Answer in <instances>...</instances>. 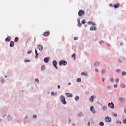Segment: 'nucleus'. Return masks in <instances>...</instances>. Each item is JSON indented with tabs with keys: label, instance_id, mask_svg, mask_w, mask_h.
Listing matches in <instances>:
<instances>
[{
	"label": "nucleus",
	"instance_id": "nucleus-8",
	"mask_svg": "<svg viewBox=\"0 0 126 126\" xmlns=\"http://www.w3.org/2000/svg\"><path fill=\"white\" fill-rule=\"evenodd\" d=\"M90 110H91V111L93 114H95V113H96V112L95 111V109H94V107L93 106H91Z\"/></svg>",
	"mask_w": 126,
	"mask_h": 126
},
{
	"label": "nucleus",
	"instance_id": "nucleus-40",
	"mask_svg": "<svg viewBox=\"0 0 126 126\" xmlns=\"http://www.w3.org/2000/svg\"><path fill=\"white\" fill-rule=\"evenodd\" d=\"M114 88H117V87H118V85L117 84H115L114 86Z\"/></svg>",
	"mask_w": 126,
	"mask_h": 126
},
{
	"label": "nucleus",
	"instance_id": "nucleus-12",
	"mask_svg": "<svg viewBox=\"0 0 126 126\" xmlns=\"http://www.w3.org/2000/svg\"><path fill=\"white\" fill-rule=\"evenodd\" d=\"M114 8H118V7H120V3H117V4H115L113 5Z\"/></svg>",
	"mask_w": 126,
	"mask_h": 126
},
{
	"label": "nucleus",
	"instance_id": "nucleus-55",
	"mask_svg": "<svg viewBox=\"0 0 126 126\" xmlns=\"http://www.w3.org/2000/svg\"><path fill=\"white\" fill-rule=\"evenodd\" d=\"M124 112H125V113H126V108L124 110Z\"/></svg>",
	"mask_w": 126,
	"mask_h": 126
},
{
	"label": "nucleus",
	"instance_id": "nucleus-43",
	"mask_svg": "<svg viewBox=\"0 0 126 126\" xmlns=\"http://www.w3.org/2000/svg\"><path fill=\"white\" fill-rule=\"evenodd\" d=\"M35 55L38 54V51H37V49L35 50Z\"/></svg>",
	"mask_w": 126,
	"mask_h": 126
},
{
	"label": "nucleus",
	"instance_id": "nucleus-29",
	"mask_svg": "<svg viewBox=\"0 0 126 126\" xmlns=\"http://www.w3.org/2000/svg\"><path fill=\"white\" fill-rule=\"evenodd\" d=\"M72 58H74V60H75V54H73L72 55Z\"/></svg>",
	"mask_w": 126,
	"mask_h": 126
},
{
	"label": "nucleus",
	"instance_id": "nucleus-23",
	"mask_svg": "<svg viewBox=\"0 0 126 126\" xmlns=\"http://www.w3.org/2000/svg\"><path fill=\"white\" fill-rule=\"evenodd\" d=\"M124 100L125 99L123 98V97L119 98V101H120V102H123V101H124Z\"/></svg>",
	"mask_w": 126,
	"mask_h": 126
},
{
	"label": "nucleus",
	"instance_id": "nucleus-4",
	"mask_svg": "<svg viewBox=\"0 0 126 126\" xmlns=\"http://www.w3.org/2000/svg\"><path fill=\"white\" fill-rule=\"evenodd\" d=\"M104 120L107 123H110V122H111L112 121V118L109 117V116H107L105 117Z\"/></svg>",
	"mask_w": 126,
	"mask_h": 126
},
{
	"label": "nucleus",
	"instance_id": "nucleus-37",
	"mask_svg": "<svg viewBox=\"0 0 126 126\" xmlns=\"http://www.w3.org/2000/svg\"><path fill=\"white\" fill-rule=\"evenodd\" d=\"M114 80V78H110V81H111V82H113Z\"/></svg>",
	"mask_w": 126,
	"mask_h": 126
},
{
	"label": "nucleus",
	"instance_id": "nucleus-19",
	"mask_svg": "<svg viewBox=\"0 0 126 126\" xmlns=\"http://www.w3.org/2000/svg\"><path fill=\"white\" fill-rule=\"evenodd\" d=\"M82 75H85V76H87V73L85 72H82L81 73Z\"/></svg>",
	"mask_w": 126,
	"mask_h": 126
},
{
	"label": "nucleus",
	"instance_id": "nucleus-27",
	"mask_svg": "<svg viewBox=\"0 0 126 126\" xmlns=\"http://www.w3.org/2000/svg\"><path fill=\"white\" fill-rule=\"evenodd\" d=\"M75 100L76 101H78V100H79V96H76Z\"/></svg>",
	"mask_w": 126,
	"mask_h": 126
},
{
	"label": "nucleus",
	"instance_id": "nucleus-2",
	"mask_svg": "<svg viewBox=\"0 0 126 126\" xmlns=\"http://www.w3.org/2000/svg\"><path fill=\"white\" fill-rule=\"evenodd\" d=\"M59 64L60 66L66 65V64H67V63L66 61H63L62 60L61 61L59 62Z\"/></svg>",
	"mask_w": 126,
	"mask_h": 126
},
{
	"label": "nucleus",
	"instance_id": "nucleus-35",
	"mask_svg": "<svg viewBox=\"0 0 126 126\" xmlns=\"http://www.w3.org/2000/svg\"><path fill=\"white\" fill-rule=\"evenodd\" d=\"M35 81L36 82H39V79H38V78L35 79Z\"/></svg>",
	"mask_w": 126,
	"mask_h": 126
},
{
	"label": "nucleus",
	"instance_id": "nucleus-33",
	"mask_svg": "<svg viewBox=\"0 0 126 126\" xmlns=\"http://www.w3.org/2000/svg\"><path fill=\"white\" fill-rule=\"evenodd\" d=\"M31 53H32V50H30V51H28L27 52V54H31Z\"/></svg>",
	"mask_w": 126,
	"mask_h": 126
},
{
	"label": "nucleus",
	"instance_id": "nucleus-32",
	"mask_svg": "<svg viewBox=\"0 0 126 126\" xmlns=\"http://www.w3.org/2000/svg\"><path fill=\"white\" fill-rule=\"evenodd\" d=\"M81 25H82V24H81V23H78V26L79 27H81Z\"/></svg>",
	"mask_w": 126,
	"mask_h": 126
},
{
	"label": "nucleus",
	"instance_id": "nucleus-60",
	"mask_svg": "<svg viewBox=\"0 0 126 126\" xmlns=\"http://www.w3.org/2000/svg\"><path fill=\"white\" fill-rule=\"evenodd\" d=\"M73 126H75L74 124H73Z\"/></svg>",
	"mask_w": 126,
	"mask_h": 126
},
{
	"label": "nucleus",
	"instance_id": "nucleus-30",
	"mask_svg": "<svg viewBox=\"0 0 126 126\" xmlns=\"http://www.w3.org/2000/svg\"><path fill=\"white\" fill-rule=\"evenodd\" d=\"M25 63H30V60H25Z\"/></svg>",
	"mask_w": 126,
	"mask_h": 126
},
{
	"label": "nucleus",
	"instance_id": "nucleus-50",
	"mask_svg": "<svg viewBox=\"0 0 126 126\" xmlns=\"http://www.w3.org/2000/svg\"><path fill=\"white\" fill-rule=\"evenodd\" d=\"M109 6H111V7H112V6H113V4H109Z\"/></svg>",
	"mask_w": 126,
	"mask_h": 126
},
{
	"label": "nucleus",
	"instance_id": "nucleus-6",
	"mask_svg": "<svg viewBox=\"0 0 126 126\" xmlns=\"http://www.w3.org/2000/svg\"><path fill=\"white\" fill-rule=\"evenodd\" d=\"M43 35L45 37H47V36H49V35H50V32L46 31L43 33Z\"/></svg>",
	"mask_w": 126,
	"mask_h": 126
},
{
	"label": "nucleus",
	"instance_id": "nucleus-44",
	"mask_svg": "<svg viewBox=\"0 0 126 126\" xmlns=\"http://www.w3.org/2000/svg\"><path fill=\"white\" fill-rule=\"evenodd\" d=\"M105 71H105V70H102L101 72H102V73H105Z\"/></svg>",
	"mask_w": 126,
	"mask_h": 126
},
{
	"label": "nucleus",
	"instance_id": "nucleus-9",
	"mask_svg": "<svg viewBox=\"0 0 126 126\" xmlns=\"http://www.w3.org/2000/svg\"><path fill=\"white\" fill-rule=\"evenodd\" d=\"M53 64L54 66L56 68V69H58V67L57 66V61H53Z\"/></svg>",
	"mask_w": 126,
	"mask_h": 126
},
{
	"label": "nucleus",
	"instance_id": "nucleus-46",
	"mask_svg": "<svg viewBox=\"0 0 126 126\" xmlns=\"http://www.w3.org/2000/svg\"><path fill=\"white\" fill-rule=\"evenodd\" d=\"M115 81H116V82H117V83H118V82H119V79H116L115 80Z\"/></svg>",
	"mask_w": 126,
	"mask_h": 126
},
{
	"label": "nucleus",
	"instance_id": "nucleus-51",
	"mask_svg": "<svg viewBox=\"0 0 126 126\" xmlns=\"http://www.w3.org/2000/svg\"><path fill=\"white\" fill-rule=\"evenodd\" d=\"M88 126H90V122H88Z\"/></svg>",
	"mask_w": 126,
	"mask_h": 126
},
{
	"label": "nucleus",
	"instance_id": "nucleus-49",
	"mask_svg": "<svg viewBox=\"0 0 126 126\" xmlns=\"http://www.w3.org/2000/svg\"><path fill=\"white\" fill-rule=\"evenodd\" d=\"M58 89H61V86L60 85H58Z\"/></svg>",
	"mask_w": 126,
	"mask_h": 126
},
{
	"label": "nucleus",
	"instance_id": "nucleus-18",
	"mask_svg": "<svg viewBox=\"0 0 126 126\" xmlns=\"http://www.w3.org/2000/svg\"><path fill=\"white\" fill-rule=\"evenodd\" d=\"M121 88H125V87H126V86L125 85V84L124 83H122L121 85Z\"/></svg>",
	"mask_w": 126,
	"mask_h": 126
},
{
	"label": "nucleus",
	"instance_id": "nucleus-11",
	"mask_svg": "<svg viewBox=\"0 0 126 126\" xmlns=\"http://www.w3.org/2000/svg\"><path fill=\"white\" fill-rule=\"evenodd\" d=\"M37 48L39 51H43V46L42 45H38Z\"/></svg>",
	"mask_w": 126,
	"mask_h": 126
},
{
	"label": "nucleus",
	"instance_id": "nucleus-54",
	"mask_svg": "<svg viewBox=\"0 0 126 126\" xmlns=\"http://www.w3.org/2000/svg\"><path fill=\"white\" fill-rule=\"evenodd\" d=\"M78 23H80V20H78Z\"/></svg>",
	"mask_w": 126,
	"mask_h": 126
},
{
	"label": "nucleus",
	"instance_id": "nucleus-41",
	"mask_svg": "<svg viewBox=\"0 0 126 126\" xmlns=\"http://www.w3.org/2000/svg\"><path fill=\"white\" fill-rule=\"evenodd\" d=\"M123 123H124V124H126V119H125L123 120Z\"/></svg>",
	"mask_w": 126,
	"mask_h": 126
},
{
	"label": "nucleus",
	"instance_id": "nucleus-21",
	"mask_svg": "<svg viewBox=\"0 0 126 126\" xmlns=\"http://www.w3.org/2000/svg\"><path fill=\"white\" fill-rule=\"evenodd\" d=\"M18 40H19V38H18V37H16L15 38L14 42H18Z\"/></svg>",
	"mask_w": 126,
	"mask_h": 126
},
{
	"label": "nucleus",
	"instance_id": "nucleus-31",
	"mask_svg": "<svg viewBox=\"0 0 126 126\" xmlns=\"http://www.w3.org/2000/svg\"><path fill=\"white\" fill-rule=\"evenodd\" d=\"M122 75H126V72L125 71L122 72Z\"/></svg>",
	"mask_w": 126,
	"mask_h": 126
},
{
	"label": "nucleus",
	"instance_id": "nucleus-22",
	"mask_svg": "<svg viewBox=\"0 0 126 126\" xmlns=\"http://www.w3.org/2000/svg\"><path fill=\"white\" fill-rule=\"evenodd\" d=\"M45 68H46V67L45 66V65H42L41 66V70H44V69H45Z\"/></svg>",
	"mask_w": 126,
	"mask_h": 126
},
{
	"label": "nucleus",
	"instance_id": "nucleus-24",
	"mask_svg": "<svg viewBox=\"0 0 126 126\" xmlns=\"http://www.w3.org/2000/svg\"><path fill=\"white\" fill-rule=\"evenodd\" d=\"M81 81V78H78L77 79V82H80Z\"/></svg>",
	"mask_w": 126,
	"mask_h": 126
},
{
	"label": "nucleus",
	"instance_id": "nucleus-15",
	"mask_svg": "<svg viewBox=\"0 0 126 126\" xmlns=\"http://www.w3.org/2000/svg\"><path fill=\"white\" fill-rule=\"evenodd\" d=\"M14 42H13V41H10V47H14Z\"/></svg>",
	"mask_w": 126,
	"mask_h": 126
},
{
	"label": "nucleus",
	"instance_id": "nucleus-39",
	"mask_svg": "<svg viewBox=\"0 0 126 126\" xmlns=\"http://www.w3.org/2000/svg\"><path fill=\"white\" fill-rule=\"evenodd\" d=\"M82 23L83 24H84V23H85V20H83V21H82Z\"/></svg>",
	"mask_w": 126,
	"mask_h": 126
},
{
	"label": "nucleus",
	"instance_id": "nucleus-1",
	"mask_svg": "<svg viewBox=\"0 0 126 126\" xmlns=\"http://www.w3.org/2000/svg\"><path fill=\"white\" fill-rule=\"evenodd\" d=\"M61 101L63 103V104H64V105H65V104H66V101H65V98L64 97V96L61 95Z\"/></svg>",
	"mask_w": 126,
	"mask_h": 126
},
{
	"label": "nucleus",
	"instance_id": "nucleus-38",
	"mask_svg": "<svg viewBox=\"0 0 126 126\" xmlns=\"http://www.w3.org/2000/svg\"><path fill=\"white\" fill-rule=\"evenodd\" d=\"M113 116H114V117H117L118 116V115L116 113H114L113 114Z\"/></svg>",
	"mask_w": 126,
	"mask_h": 126
},
{
	"label": "nucleus",
	"instance_id": "nucleus-17",
	"mask_svg": "<svg viewBox=\"0 0 126 126\" xmlns=\"http://www.w3.org/2000/svg\"><path fill=\"white\" fill-rule=\"evenodd\" d=\"M67 95V97H73V95H72V94L70 93H66L65 94Z\"/></svg>",
	"mask_w": 126,
	"mask_h": 126
},
{
	"label": "nucleus",
	"instance_id": "nucleus-45",
	"mask_svg": "<svg viewBox=\"0 0 126 126\" xmlns=\"http://www.w3.org/2000/svg\"><path fill=\"white\" fill-rule=\"evenodd\" d=\"M51 95H52V96H54V95H55V93H54V92H52L51 93Z\"/></svg>",
	"mask_w": 126,
	"mask_h": 126
},
{
	"label": "nucleus",
	"instance_id": "nucleus-25",
	"mask_svg": "<svg viewBox=\"0 0 126 126\" xmlns=\"http://www.w3.org/2000/svg\"><path fill=\"white\" fill-rule=\"evenodd\" d=\"M102 109L103 110V111H106L107 110V106H104L102 107Z\"/></svg>",
	"mask_w": 126,
	"mask_h": 126
},
{
	"label": "nucleus",
	"instance_id": "nucleus-7",
	"mask_svg": "<svg viewBox=\"0 0 126 126\" xmlns=\"http://www.w3.org/2000/svg\"><path fill=\"white\" fill-rule=\"evenodd\" d=\"M10 40H11V37L10 36H7V37L5 39V42H10Z\"/></svg>",
	"mask_w": 126,
	"mask_h": 126
},
{
	"label": "nucleus",
	"instance_id": "nucleus-48",
	"mask_svg": "<svg viewBox=\"0 0 126 126\" xmlns=\"http://www.w3.org/2000/svg\"><path fill=\"white\" fill-rule=\"evenodd\" d=\"M33 118H37V115H33Z\"/></svg>",
	"mask_w": 126,
	"mask_h": 126
},
{
	"label": "nucleus",
	"instance_id": "nucleus-57",
	"mask_svg": "<svg viewBox=\"0 0 126 126\" xmlns=\"http://www.w3.org/2000/svg\"><path fill=\"white\" fill-rule=\"evenodd\" d=\"M71 84V83H68V85H70Z\"/></svg>",
	"mask_w": 126,
	"mask_h": 126
},
{
	"label": "nucleus",
	"instance_id": "nucleus-14",
	"mask_svg": "<svg viewBox=\"0 0 126 126\" xmlns=\"http://www.w3.org/2000/svg\"><path fill=\"white\" fill-rule=\"evenodd\" d=\"M89 100L90 102H93L94 101V95H92Z\"/></svg>",
	"mask_w": 126,
	"mask_h": 126
},
{
	"label": "nucleus",
	"instance_id": "nucleus-47",
	"mask_svg": "<svg viewBox=\"0 0 126 126\" xmlns=\"http://www.w3.org/2000/svg\"><path fill=\"white\" fill-rule=\"evenodd\" d=\"M101 80H102V81H103V82H104V81H105V78H102L101 79Z\"/></svg>",
	"mask_w": 126,
	"mask_h": 126
},
{
	"label": "nucleus",
	"instance_id": "nucleus-56",
	"mask_svg": "<svg viewBox=\"0 0 126 126\" xmlns=\"http://www.w3.org/2000/svg\"><path fill=\"white\" fill-rule=\"evenodd\" d=\"M95 71H96L97 72H98V69H95Z\"/></svg>",
	"mask_w": 126,
	"mask_h": 126
},
{
	"label": "nucleus",
	"instance_id": "nucleus-58",
	"mask_svg": "<svg viewBox=\"0 0 126 126\" xmlns=\"http://www.w3.org/2000/svg\"><path fill=\"white\" fill-rule=\"evenodd\" d=\"M119 124H122V122L120 121Z\"/></svg>",
	"mask_w": 126,
	"mask_h": 126
},
{
	"label": "nucleus",
	"instance_id": "nucleus-53",
	"mask_svg": "<svg viewBox=\"0 0 126 126\" xmlns=\"http://www.w3.org/2000/svg\"><path fill=\"white\" fill-rule=\"evenodd\" d=\"M119 121H117L116 122V124H117V125L119 124Z\"/></svg>",
	"mask_w": 126,
	"mask_h": 126
},
{
	"label": "nucleus",
	"instance_id": "nucleus-42",
	"mask_svg": "<svg viewBox=\"0 0 126 126\" xmlns=\"http://www.w3.org/2000/svg\"><path fill=\"white\" fill-rule=\"evenodd\" d=\"M78 39V37L75 36V37H74V40H77Z\"/></svg>",
	"mask_w": 126,
	"mask_h": 126
},
{
	"label": "nucleus",
	"instance_id": "nucleus-36",
	"mask_svg": "<svg viewBox=\"0 0 126 126\" xmlns=\"http://www.w3.org/2000/svg\"><path fill=\"white\" fill-rule=\"evenodd\" d=\"M116 72H120L121 71V70L120 69H117L116 70Z\"/></svg>",
	"mask_w": 126,
	"mask_h": 126
},
{
	"label": "nucleus",
	"instance_id": "nucleus-16",
	"mask_svg": "<svg viewBox=\"0 0 126 126\" xmlns=\"http://www.w3.org/2000/svg\"><path fill=\"white\" fill-rule=\"evenodd\" d=\"M44 63H49V58H45L44 59Z\"/></svg>",
	"mask_w": 126,
	"mask_h": 126
},
{
	"label": "nucleus",
	"instance_id": "nucleus-28",
	"mask_svg": "<svg viewBox=\"0 0 126 126\" xmlns=\"http://www.w3.org/2000/svg\"><path fill=\"white\" fill-rule=\"evenodd\" d=\"M78 117H81V116H82V113L81 112L79 113L78 114Z\"/></svg>",
	"mask_w": 126,
	"mask_h": 126
},
{
	"label": "nucleus",
	"instance_id": "nucleus-20",
	"mask_svg": "<svg viewBox=\"0 0 126 126\" xmlns=\"http://www.w3.org/2000/svg\"><path fill=\"white\" fill-rule=\"evenodd\" d=\"M94 65L95 66H99V65H100V63H99V62H96L94 64Z\"/></svg>",
	"mask_w": 126,
	"mask_h": 126
},
{
	"label": "nucleus",
	"instance_id": "nucleus-10",
	"mask_svg": "<svg viewBox=\"0 0 126 126\" xmlns=\"http://www.w3.org/2000/svg\"><path fill=\"white\" fill-rule=\"evenodd\" d=\"M88 24H89V25H93V26H94L95 25V23L92 21L88 22Z\"/></svg>",
	"mask_w": 126,
	"mask_h": 126
},
{
	"label": "nucleus",
	"instance_id": "nucleus-26",
	"mask_svg": "<svg viewBox=\"0 0 126 126\" xmlns=\"http://www.w3.org/2000/svg\"><path fill=\"white\" fill-rule=\"evenodd\" d=\"M99 126H104V122H101L99 123Z\"/></svg>",
	"mask_w": 126,
	"mask_h": 126
},
{
	"label": "nucleus",
	"instance_id": "nucleus-34",
	"mask_svg": "<svg viewBox=\"0 0 126 126\" xmlns=\"http://www.w3.org/2000/svg\"><path fill=\"white\" fill-rule=\"evenodd\" d=\"M36 56H35V59H38V58H39V54H35Z\"/></svg>",
	"mask_w": 126,
	"mask_h": 126
},
{
	"label": "nucleus",
	"instance_id": "nucleus-5",
	"mask_svg": "<svg viewBox=\"0 0 126 126\" xmlns=\"http://www.w3.org/2000/svg\"><path fill=\"white\" fill-rule=\"evenodd\" d=\"M108 106L109 107V108H111V109H114L115 105H114V103H113V102H111L108 103Z\"/></svg>",
	"mask_w": 126,
	"mask_h": 126
},
{
	"label": "nucleus",
	"instance_id": "nucleus-52",
	"mask_svg": "<svg viewBox=\"0 0 126 126\" xmlns=\"http://www.w3.org/2000/svg\"><path fill=\"white\" fill-rule=\"evenodd\" d=\"M123 45H124V43H120V46H123Z\"/></svg>",
	"mask_w": 126,
	"mask_h": 126
},
{
	"label": "nucleus",
	"instance_id": "nucleus-3",
	"mask_svg": "<svg viewBox=\"0 0 126 126\" xmlns=\"http://www.w3.org/2000/svg\"><path fill=\"white\" fill-rule=\"evenodd\" d=\"M85 13V12L83 10H80L78 12V15L79 16H82V15H84Z\"/></svg>",
	"mask_w": 126,
	"mask_h": 126
},
{
	"label": "nucleus",
	"instance_id": "nucleus-13",
	"mask_svg": "<svg viewBox=\"0 0 126 126\" xmlns=\"http://www.w3.org/2000/svg\"><path fill=\"white\" fill-rule=\"evenodd\" d=\"M90 30L91 31H92L93 30H94L95 31V30H97V28H96L95 27H91L90 28Z\"/></svg>",
	"mask_w": 126,
	"mask_h": 126
},
{
	"label": "nucleus",
	"instance_id": "nucleus-59",
	"mask_svg": "<svg viewBox=\"0 0 126 126\" xmlns=\"http://www.w3.org/2000/svg\"><path fill=\"white\" fill-rule=\"evenodd\" d=\"M5 77L6 78L7 77V76L5 75Z\"/></svg>",
	"mask_w": 126,
	"mask_h": 126
}]
</instances>
